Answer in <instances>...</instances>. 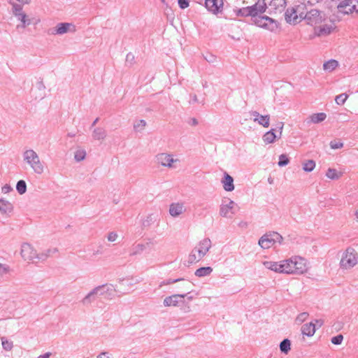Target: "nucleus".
Returning a JSON list of instances; mask_svg holds the SVG:
<instances>
[{"instance_id": "obj_1", "label": "nucleus", "mask_w": 358, "mask_h": 358, "mask_svg": "<svg viewBox=\"0 0 358 358\" xmlns=\"http://www.w3.org/2000/svg\"><path fill=\"white\" fill-rule=\"evenodd\" d=\"M116 289L112 284H103L94 287L81 300L83 306H88L97 301L99 296H103L107 300H111L115 296Z\"/></svg>"}, {"instance_id": "obj_2", "label": "nucleus", "mask_w": 358, "mask_h": 358, "mask_svg": "<svg viewBox=\"0 0 358 358\" xmlns=\"http://www.w3.org/2000/svg\"><path fill=\"white\" fill-rule=\"evenodd\" d=\"M211 248V241L206 238L201 241L198 247L194 248L188 256L187 262L189 264H192L199 262L209 251Z\"/></svg>"}, {"instance_id": "obj_3", "label": "nucleus", "mask_w": 358, "mask_h": 358, "mask_svg": "<svg viewBox=\"0 0 358 358\" xmlns=\"http://www.w3.org/2000/svg\"><path fill=\"white\" fill-rule=\"evenodd\" d=\"M1 299L3 300L1 303V320L14 316V313L17 306V296L15 294L10 296L5 294L1 296Z\"/></svg>"}, {"instance_id": "obj_4", "label": "nucleus", "mask_w": 358, "mask_h": 358, "mask_svg": "<svg viewBox=\"0 0 358 358\" xmlns=\"http://www.w3.org/2000/svg\"><path fill=\"white\" fill-rule=\"evenodd\" d=\"M286 274H303L307 271L306 261L301 257L285 259Z\"/></svg>"}, {"instance_id": "obj_5", "label": "nucleus", "mask_w": 358, "mask_h": 358, "mask_svg": "<svg viewBox=\"0 0 358 358\" xmlns=\"http://www.w3.org/2000/svg\"><path fill=\"white\" fill-rule=\"evenodd\" d=\"M22 155L24 161L30 166L35 173L40 175L43 173V164L41 162L38 154L34 150H26Z\"/></svg>"}, {"instance_id": "obj_6", "label": "nucleus", "mask_w": 358, "mask_h": 358, "mask_svg": "<svg viewBox=\"0 0 358 358\" xmlns=\"http://www.w3.org/2000/svg\"><path fill=\"white\" fill-rule=\"evenodd\" d=\"M285 0H263L258 1L259 12L264 13L267 12L268 14L281 12L285 6Z\"/></svg>"}, {"instance_id": "obj_7", "label": "nucleus", "mask_w": 358, "mask_h": 358, "mask_svg": "<svg viewBox=\"0 0 358 358\" xmlns=\"http://www.w3.org/2000/svg\"><path fill=\"white\" fill-rule=\"evenodd\" d=\"M20 253L24 260L33 262H43L48 258V255L38 254L33 247L27 243H24L22 245Z\"/></svg>"}, {"instance_id": "obj_8", "label": "nucleus", "mask_w": 358, "mask_h": 358, "mask_svg": "<svg viewBox=\"0 0 358 358\" xmlns=\"http://www.w3.org/2000/svg\"><path fill=\"white\" fill-rule=\"evenodd\" d=\"M262 13H255L251 18L252 22L257 26L268 29L271 31H275L278 29V23L271 17L266 15H261Z\"/></svg>"}, {"instance_id": "obj_9", "label": "nucleus", "mask_w": 358, "mask_h": 358, "mask_svg": "<svg viewBox=\"0 0 358 358\" xmlns=\"http://www.w3.org/2000/svg\"><path fill=\"white\" fill-rule=\"evenodd\" d=\"M358 263V255L352 248H348L340 262L341 268L348 269L354 267Z\"/></svg>"}, {"instance_id": "obj_10", "label": "nucleus", "mask_w": 358, "mask_h": 358, "mask_svg": "<svg viewBox=\"0 0 358 358\" xmlns=\"http://www.w3.org/2000/svg\"><path fill=\"white\" fill-rule=\"evenodd\" d=\"M282 236L275 231H272L263 235L259 240V245L263 249H268L275 243L281 244L282 242Z\"/></svg>"}, {"instance_id": "obj_11", "label": "nucleus", "mask_w": 358, "mask_h": 358, "mask_svg": "<svg viewBox=\"0 0 358 358\" xmlns=\"http://www.w3.org/2000/svg\"><path fill=\"white\" fill-rule=\"evenodd\" d=\"M304 9V6L299 3L294 7L287 8L285 13L286 22L294 24L300 22V14L302 13V10Z\"/></svg>"}, {"instance_id": "obj_12", "label": "nucleus", "mask_w": 358, "mask_h": 358, "mask_svg": "<svg viewBox=\"0 0 358 358\" xmlns=\"http://www.w3.org/2000/svg\"><path fill=\"white\" fill-rule=\"evenodd\" d=\"M358 0H343L337 6L339 13L343 14H352L354 12L358 13Z\"/></svg>"}, {"instance_id": "obj_13", "label": "nucleus", "mask_w": 358, "mask_h": 358, "mask_svg": "<svg viewBox=\"0 0 358 358\" xmlns=\"http://www.w3.org/2000/svg\"><path fill=\"white\" fill-rule=\"evenodd\" d=\"M320 13L317 9H310L308 10L306 7L304 10H302V13L300 14V20L305 19L307 20L308 24H316L320 20Z\"/></svg>"}, {"instance_id": "obj_14", "label": "nucleus", "mask_w": 358, "mask_h": 358, "mask_svg": "<svg viewBox=\"0 0 358 358\" xmlns=\"http://www.w3.org/2000/svg\"><path fill=\"white\" fill-rule=\"evenodd\" d=\"M283 123L279 122L277 124L276 129H271L263 136V141L265 143H272L277 138H280L283 129Z\"/></svg>"}, {"instance_id": "obj_15", "label": "nucleus", "mask_w": 358, "mask_h": 358, "mask_svg": "<svg viewBox=\"0 0 358 358\" xmlns=\"http://www.w3.org/2000/svg\"><path fill=\"white\" fill-rule=\"evenodd\" d=\"M76 31V27L72 23L60 22L58 23L52 29V34L62 35L68 32L73 33Z\"/></svg>"}, {"instance_id": "obj_16", "label": "nucleus", "mask_w": 358, "mask_h": 358, "mask_svg": "<svg viewBox=\"0 0 358 358\" xmlns=\"http://www.w3.org/2000/svg\"><path fill=\"white\" fill-rule=\"evenodd\" d=\"M236 16L239 17H248L250 16L251 18L254 17L255 13H260L259 12V4L258 2L252 6L243 7L234 10Z\"/></svg>"}, {"instance_id": "obj_17", "label": "nucleus", "mask_w": 358, "mask_h": 358, "mask_svg": "<svg viewBox=\"0 0 358 358\" xmlns=\"http://www.w3.org/2000/svg\"><path fill=\"white\" fill-rule=\"evenodd\" d=\"M156 162L158 164H160L162 166L172 168L173 163L177 162L178 159H175L173 158V156L171 154L162 152L159 153L156 155Z\"/></svg>"}, {"instance_id": "obj_18", "label": "nucleus", "mask_w": 358, "mask_h": 358, "mask_svg": "<svg viewBox=\"0 0 358 358\" xmlns=\"http://www.w3.org/2000/svg\"><path fill=\"white\" fill-rule=\"evenodd\" d=\"M285 260L281 261L280 262H271V261H265L263 262L264 266L273 271L280 273H286V268H285Z\"/></svg>"}, {"instance_id": "obj_19", "label": "nucleus", "mask_w": 358, "mask_h": 358, "mask_svg": "<svg viewBox=\"0 0 358 358\" xmlns=\"http://www.w3.org/2000/svg\"><path fill=\"white\" fill-rule=\"evenodd\" d=\"M205 6L208 11L217 14L222 10L223 0H206Z\"/></svg>"}, {"instance_id": "obj_20", "label": "nucleus", "mask_w": 358, "mask_h": 358, "mask_svg": "<svg viewBox=\"0 0 358 358\" xmlns=\"http://www.w3.org/2000/svg\"><path fill=\"white\" fill-rule=\"evenodd\" d=\"M185 207L183 203L176 202L172 203L169 206V214L173 217H177L185 212Z\"/></svg>"}, {"instance_id": "obj_21", "label": "nucleus", "mask_w": 358, "mask_h": 358, "mask_svg": "<svg viewBox=\"0 0 358 358\" xmlns=\"http://www.w3.org/2000/svg\"><path fill=\"white\" fill-rule=\"evenodd\" d=\"M187 296V294H173L169 296H166L164 299V306L165 307L169 306H176L180 302V299H184Z\"/></svg>"}, {"instance_id": "obj_22", "label": "nucleus", "mask_w": 358, "mask_h": 358, "mask_svg": "<svg viewBox=\"0 0 358 358\" xmlns=\"http://www.w3.org/2000/svg\"><path fill=\"white\" fill-rule=\"evenodd\" d=\"M223 188L227 192H231L234 189V178L227 172L224 173V176L221 180Z\"/></svg>"}, {"instance_id": "obj_23", "label": "nucleus", "mask_w": 358, "mask_h": 358, "mask_svg": "<svg viewBox=\"0 0 358 358\" xmlns=\"http://www.w3.org/2000/svg\"><path fill=\"white\" fill-rule=\"evenodd\" d=\"M316 331L315 324L313 322L304 324L301 327V333L303 335L308 337L313 336Z\"/></svg>"}, {"instance_id": "obj_24", "label": "nucleus", "mask_w": 358, "mask_h": 358, "mask_svg": "<svg viewBox=\"0 0 358 358\" xmlns=\"http://www.w3.org/2000/svg\"><path fill=\"white\" fill-rule=\"evenodd\" d=\"M13 206L8 201L1 199V214H6L8 216L13 213Z\"/></svg>"}, {"instance_id": "obj_25", "label": "nucleus", "mask_w": 358, "mask_h": 358, "mask_svg": "<svg viewBox=\"0 0 358 358\" xmlns=\"http://www.w3.org/2000/svg\"><path fill=\"white\" fill-rule=\"evenodd\" d=\"M92 137L95 140H103L106 137V131L102 127H96L92 131Z\"/></svg>"}, {"instance_id": "obj_26", "label": "nucleus", "mask_w": 358, "mask_h": 358, "mask_svg": "<svg viewBox=\"0 0 358 358\" xmlns=\"http://www.w3.org/2000/svg\"><path fill=\"white\" fill-rule=\"evenodd\" d=\"M213 272V268L210 266L201 267L196 269L194 272V275L197 277H206L210 275Z\"/></svg>"}, {"instance_id": "obj_27", "label": "nucleus", "mask_w": 358, "mask_h": 358, "mask_svg": "<svg viewBox=\"0 0 358 358\" xmlns=\"http://www.w3.org/2000/svg\"><path fill=\"white\" fill-rule=\"evenodd\" d=\"M17 20L21 22V24H18L17 28H25L26 27L30 25L31 24V20L28 17L25 13H22L17 17H16Z\"/></svg>"}, {"instance_id": "obj_28", "label": "nucleus", "mask_w": 358, "mask_h": 358, "mask_svg": "<svg viewBox=\"0 0 358 358\" xmlns=\"http://www.w3.org/2000/svg\"><path fill=\"white\" fill-rule=\"evenodd\" d=\"M234 205H235L234 201H233L231 200H230L229 203H227V204L221 205L220 210V215L222 217H227L229 212L233 209Z\"/></svg>"}, {"instance_id": "obj_29", "label": "nucleus", "mask_w": 358, "mask_h": 358, "mask_svg": "<svg viewBox=\"0 0 358 358\" xmlns=\"http://www.w3.org/2000/svg\"><path fill=\"white\" fill-rule=\"evenodd\" d=\"M327 117L324 113H314L310 116V122L314 124L320 123L324 121Z\"/></svg>"}, {"instance_id": "obj_30", "label": "nucleus", "mask_w": 358, "mask_h": 358, "mask_svg": "<svg viewBox=\"0 0 358 358\" xmlns=\"http://www.w3.org/2000/svg\"><path fill=\"white\" fill-rule=\"evenodd\" d=\"M281 352L287 355L291 350V342L288 338L283 339L279 345Z\"/></svg>"}, {"instance_id": "obj_31", "label": "nucleus", "mask_w": 358, "mask_h": 358, "mask_svg": "<svg viewBox=\"0 0 358 358\" xmlns=\"http://www.w3.org/2000/svg\"><path fill=\"white\" fill-rule=\"evenodd\" d=\"M338 65V62L335 59H329L326 62L323 64V69L325 71H328L329 72L334 71Z\"/></svg>"}, {"instance_id": "obj_32", "label": "nucleus", "mask_w": 358, "mask_h": 358, "mask_svg": "<svg viewBox=\"0 0 358 358\" xmlns=\"http://www.w3.org/2000/svg\"><path fill=\"white\" fill-rule=\"evenodd\" d=\"M341 176V173H338L335 169L332 168H329L326 173V176L331 180H338Z\"/></svg>"}, {"instance_id": "obj_33", "label": "nucleus", "mask_w": 358, "mask_h": 358, "mask_svg": "<svg viewBox=\"0 0 358 358\" xmlns=\"http://www.w3.org/2000/svg\"><path fill=\"white\" fill-rule=\"evenodd\" d=\"M269 120L270 117L268 115H261L259 118H254L255 122H257L260 125L264 127H268L269 126Z\"/></svg>"}, {"instance_id": "obj_34", "label": "nucleus", "mask_w": 358, "mask_h": 358, "mask_svg": "<svg viewBox=\"0 0 358 358\" xmlns=\"http://www.w3.org/2000/svg\"><path fill=\"white\" fill-rule=\"evenodd\" d=\"M315 167V162L313 159H308L303 163V170L305 172H311Z\"/></svg>"}, {"instance_id": "obj_35", "label": "nucleus", "mask_w": 358, "mask_h": 358, "mask_svg": "<svg viewBox=\"0 0 358 358\" xmlns=\"http://www.w3.org/2000/svg\"><path fill=\"white\" fill-rule=\"evenodd\" d=\"M10 3L12 4V12H13V15L15 17H17L18 16H20V15H22V13H24L22 10V6L21 4L11 3V2H10Z\"/></svg>"}, {"instance_id": "obj_36", "label": "nucleus", "mask_w": 358, "mask_h": 358, "mask_svg": "<svg viewBox=\"0 0 358 358\" xmlns=\"http://www.w3.org/2000/svg\"><path fill=\"white\" fill-rule=\"evenodd\" d=\"M10 3L12 4V12H13V15L15 17H17L18 16H20V15H22V13H24L22 10V6L21 4L11 3V2H10Z\"/></svg>"}, {"instance_id": "obj_37", "label": "nucleus", "mask_w": 358, "mask_h": 358, "mask_svg": "<svg viewBox=\"0 0 358 358\" xmlns=\"http://www.w3.org/2000/svg\"><path fill=\"white\" fill-rule=\"evenodd\" d=\"M145 248V245L142 243H138L136 245H134L131 248V252L130 255H136L138 254H141Z\"/></svg>"}, {"instance_id": "obj_38", "label": "nucleus", "mask_w": 358, "mask_h": 358, "mask_svg": "<svg viewBox=\"0 0 358 358\" xmlns=\"http://www.w3.org/2000/svg\"><path fill=\"white\" fill-rule=\"evenodd\" d=\"M16 189L20 194H23L27 191V184L23 180H20L16 185Z\"/></svg>"}, {"instance_id": "obj_39", "label": "nucleus", "mask_w": 358, "mask_h": 358, "mask_svg": "<svg viewBox=\"0 0 358 358\" xmlns=\"http://www.w3.org/2000/svg\"><path fill=\"white\" fill-rule=\"evenodd\" d=\"M331 31H332V27L331 25L324 24V25L320 27L318 35L319 36L328 35V34H331Z\"/></svg>"}, {"instance_id": "obj_40", "label": "nucleus", "mask_w": 358, "mask_h": 358, "mask_svg": "<svg viewBox=\"0 0 358 358\" xmlns=\"http://www.w3.org/2000/svg\"><path fill=\"white\" fill-rule=\"evenodd\" d=\"M1 346L5 350L10 351L13 348V343L6 338L1 337Z\"/></svg>"}, {"instance_id": "obj_41", "label": "nucleus", "mask_w": 358, "mask_h": 358, "mask_svg": "<svg viewBox=\"0 0 358 358\" xmlns=\"http://www.w3.org/2000/svg\"><path fill=\"white\" fill-rule=\"evenodd\" d=\"M86 156V152L84 150H78L75 152L74 159L76 162L83 161Z\"/></svg>"}, {"instance_id": "obj_42", "label": "nucleus", "mask_w": 358, "mask_h": 358, "mask_svg": "<svg viewBox=\"0 0 358 358\" xmlns=\"http://www.w3.org/2000/svg\"><path fill=\"white\" fill-rule=\"evenodd\" d=\"M348 95L345 93L341 94L336 96L335 101L338 105H343L347 100Z\"/></svg>"}, {"instance_id": "obj_43", "label": "nucleus", "mask_w": 358, "mask_h": 358, "mask_svg": "<svg viewBox=\"0 0 358 358\" xmlns=\"http://www.w3.org/2000/svg\"><path fill=\"white\" fill-rule=\"evenodd\" d=\"M321 1L322 0H298V2L306 8L307 6H314Z\"/></svg>"}, {"instance_id": "obj_44", "label": "nucleus", "mask_w": 358, "mask_h": 358, "mask_svg": "<svg viewBox=\"0 0 358 358\" xmlns=\"http://www.w3.org/2000/svg\"><path fill=\"white\" fill-rule=\"evenodd\" d=\"M289 159L285 155H280L278 164L279 166H285L289 164Z\"/></svg>"}, {"instance_id": "obj_45", "label": "nucleus", "mask_w": 358, "mask_h": 358, "mask_svg": "<svg viewBox=\"0 0 358 358\" xmlns=\"http://www.w3.org/2000/svg\"><path fill=\"white\" fill-rule=\"evenodd\" d=\"M308 317V313L307 312H303L297 315V317L296 318V322L298 324H301L305 320H306Z\"/></svg>"}, {"instance_id": "obj_46", "label": "nucleus", "mask_w": 358, "mask_h": 358, "mask_svg": "<svg viewBox=\"0 0 358 358\" xmlns=\"http://www.w3.org/2000/svg\"><path fill=\"white\" fill-rule=\"evenodd\" d=\"M145 125L146 122L144 120H141L137 123L134 124V128L136 131H140L144 129Z\"/></svg>"}, {"instance_id": "obj_47", "label": "nucleus", "mask_w": 358, "mask_h": 358, "mask_svg": "<svg viewBox=\"0 0 358 358\" xmlns=\"http://www.w3.org/2000/svg\"><path fill=\"white\" fill-rule=\"evenodd\" d=\"M343 340V336L342 334H338L336 336L331 338V341L334 345H341Z\"/></svg>"}, {"instance_id": "obj_48", "label": "nucleus", "mask_w": 358, "mask_h": 358, "mask_svg": "<svg viewBox=\"0 0 358 358\" xmlns=\"http://www.w3.org/2000/svg\"><path fill=\"white\" fill-rule=\"evenodd\" d=\"M343 143L340 141H331L330 142V147L331 149L336 150L343 148Z\"/></svg>"}, {"instance_id": "obj_49", "label": "nucleus", "mask_w": 358, "mask_h": 358, "mask_svg": "<svg viewBox=\"0 0 358 358\" xmlns=\"http://www.w3.org/2000/svg\"><path fill=\"white\" fill-rule=\"evenodd\" d=\"M203 58L208 63H214L216 61V57L210 53H208L206 55H203Z\"/></svg>"}, {"instance_id": "obj_50", "label": "nucleus", "mask_w": 358, "mask_h": 358, "mask_svg": "<svg viewBox=\"0 0 358 358\" xmlns=\"http://www.w3.org/2000/svg\"><path fill=\"white\" fill-rule=\"evenodd\" d=\"M13 272V270H11L9 267V266L6 264H1V275L3 274H9L11 275V273Z\"/></svg>"}, {"instance_id": "obj_51", "label": "nucleus", "mask_w": 358, "mask_h": 358, "mask_svg": "<svg viewBox=\"0 0 358 358\" xmlns=\"http://www.w3.org/2000/svg\"><path fill=\"white\" fill-rule=\"evenodd\" d=\"M181 280H183V279L182 278L167 279L161 282L160 287L162 286L163 285H170V284H173V283L181 281Z\"/></svg>"}, {"instance_id": "obj_52", "label": "nucleus", "mask_w": 358, "mask_h": 358, "mask_svg": "<svg viewBox=\"0 0 358 358\" xmlns=\"http://www.w3.org/2000/svg\"><path fill=\"white\" fill-rule=\"evenodd\" d=\"M178 3L181 9H185L189 6L188 0H178Z\"/></svg>"}, {"instance_id": "obj_53", "label": "nucleus", "mask_w": 358, "mask_h": 358, "mask_svg": "<svg viewBox=\"0 0 358 358\" xmlns=\"http://www.w3.org/2000/svg\"><path fill=\"white\" fill-rule=\"evenodd\" d=\"M135 57L131 52H129L126 56V62L132 64L134 62Z\"/></svg>"}, {"instance_id": "obj_54", "label": "nucleus", "mask_w": 358, "mask_h": 358, "mask_svg": "<svg viewBox=\"0 0 358 358\" xmlns=\"http://www.w3.org/2000/svg\"><path fill=\"white\" fill-rule=\"evenodd\" d=\"M117 238V234L113 231L110 232L107 237L108 241H110V242H113V241H116Z\"/></svg>"}, {"instance_id": "obj_55", "label": "nucleus", "mask_w": 358, "mask_h": 358, "mask_svg": "<svg viewBox=\"0 0 358 358\" xmlns=\"http://www.w3.org/2000/svg\"><path fill=\"white\" fill-rule=\"evenodd\" d=\"M187 123L191 126H196L199 124V122L195 117H192L189 119Z\"/></svg>"}, {"instance_id": "obj_56", "label": "nucleus", "mask_w": 358, "mask_h": 358, "mask_svg": "<svg viewBox=\"0 0 358 358\" xmlns=\"http://www.w3.org/2000/svg\"><path fill=\"white\" fill-rule=\"evenodd\" d=\"M57 252V248L53 249H48L45 252H41V254H46L48 255V257L52 254Z\"/></svg>"}, {"instance_id": "obj_57", "label": "nucleus", "mask_w": 358, "mask_h": 358, "mask_svg": "<svg viewBox=\"0 0 358 358\" xmlns=\"http://www.w3.org/2000/svg\"><path fill=\"white\" fill-rule=\"evenodd\" d=\"M13 189L11 187L8 185H5L4 186L1 187V192L3 193H8Z\"/></svg>"}, {"instance_id": "obj_58", "label": "nucleus", "mask_w": 358, "mask_h": 358, "mask_svg": "<svg viewBox=\"0 0 358 358\" xmlns=\"http://www.w3.org/2000/svg\"><path fill=\"white\" fill-rule=\"evenodd\" d=\"M182 281H183L182 287L186 289H189L190 288V285H191L190 282L187 281V280H184Z\"/></svg>"}, {"instance_id": "obj_59", "label": "nucleus", "mask_w": 358, "mask_h": 358, "mask_svg": "<svg viewBox=\"0 0 358 358\" xmlns=\"http://www.w3.org/2000/svg\"><path fill=\"white\" fill-rule=\"evenodd\" d=\"M191 98L192 99L189 101V103L192 104V103H194L196 102H198V99H197V96H196V94L192 95Z\"/></svg>"}, {"instance_id": "obj_60", "label": "nucleus", "mask_w": 358, "mask_h": 358, "mask_svg": "<svg viewBox=\"0 0 358 358\" xmlns=\"http://www.w3.org/2000/svg\"><path fill=\"white\" fill-rule=\"evenodd\" d=\"M107 355L108 352H102L96 357V358H110Z\"/></svg>"}, {"instance_id": "obj_61", "label": "nucleus", "mask_w": 358, "mask_h": 358, "mask_svg": "<svg viewBox=\"0 0 358 358\" xmlns=\"http://www.w3.org/2000/svg\"><path fill=\"white\" fill-rule=\"evenodd\" d=\"M250 115L254 117V118H259L261 115L257 111H251Z\"/></svg>"}, {"instance_id": "obj_62", "label": "nucleus", "mask_w": 358, "mask_h": 358, "mask_svg": "<svg viewBox=\"0 0 358 358\" xmlns=\"http://www.w3.org/2000/svg\"><path fill=\"white\" fill-rule=\"evenodd\" d=\"M315 327L317 326L318 327H322L323 324V321L321 320H315Z\"/></svg>"}, {"instance_id": "obj_63", "label": "nucleus", "mask_w": 358, "mask_h": 358, "mask_svg": "<svg viewBox=\"0 0 358 358\" xmlns=\"http://www.w3.org/2000/svg\"><path fill=\"white\" fill-rule=\"evenodd\" d=\"M50 354L49 352L45 353L38 357V358H50Z\"/></svg>"}, {"instance_id": "obj_64", "label": "nucleus", "mask_w": 358, "mask_h": 358, "mask_svg": "<svg viewBox=\"0 0 358 358\" xmlns=\"http://www.w3.org/2000/svg\"><path fill=\"white\" fill-rule=\"evenodd\" d=\"M38 89L39 90H44L45 89V85H43V82H39L38 83Z\"/></svg>"}]
</instances>
